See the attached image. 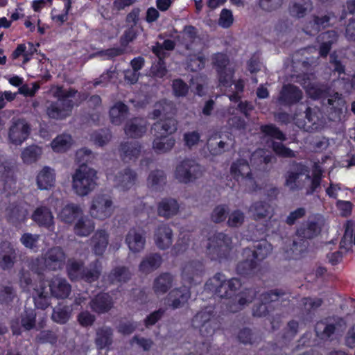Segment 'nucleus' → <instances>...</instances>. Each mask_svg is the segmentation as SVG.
<instances>
[{
	"label": "nucleus",
	"mask_w": 355,
	"mask_h": 355,
	"mask_svg": "<svg viewBox=\"0 0 355 355\" xmlns=\"http://www.w3.org/2000/svg\"><path fill=\"white\" fill-rule=\"evenodd\" d=\"M89 306L93 312L103 314L114 307V300L109 293H100L90 300Z\"/></svg>",
	"instance_id": "20"
},
{
	"label": "nucleus",
	"mask_w": 355,
	"mask_h": 355,
	"mask_svg": "<svg viewBox=\"0 0 355 355\" xmlns=\"http://www.w3.org/2000/svg\"><path fill=\"white\" fill-rule=\"evenodd\" d=\"M207 146L211 155H219L228 149L230 144L220 135L214 134L207 140Z\"/></svg>",
	"instance_id": "42"
},
{
	"label": "nucleus",
	"mask_w": 355,
	"mask_h": 355,
	"mask_svg": "<svg viewBox=\"0 0 355 355\" xmlns=\"http://www.w3.org/2000/svg\"><path fill=\"white\" fill-rule=\"evenodd\" d=\"M178 130V121L173 116L162 119L154 123L151 128L152 132L162 134L166 136L171 135Z\"/></svg>",
	"instance_id": "35"
},
{
	"label": "nucleus",
	"mask_w": 355,
	"mask_h": 355,
	"mask_svg": "<svg viewBox=\"0 0 355 355\" xmlns=\"http://www.w3.org/2000/svg\"><path fill=\"white\" fill-rule=\"evenodd\" d=\"M51 295L56 298H67L71 293V285L62 277H54L49 284Z\"/></svg>",
	"instance_id": "30"
},
{
	"label": "nucleus",
	"mask_w": 355,
	"mask_h": 355,
	"mask_svg": "<svg viewBox=\"0 0 355 355\" xmlns=\"http://www.w3.org/2000/svg\"><path fill=\"white\" fill-rule=\"evenodd\" d=\"M345 327L346 322L344 319L334 316L318 322L315 330L318 338L327 340L335 333L342 331Z\"/></svg>",
	"instance_id": "11"
},
{
	"label": "nucleus",
	"mask_w": 355,
	"mask_h": 355,
	"mask_svg": "<svg viewBox=\"0 0 355 355\" xmlns=\"http://www.w3.org/2000/svg\"><path fill=\"white\" fill-rule=\"evenodd\" d=\"M96 180V170L83 164L79 166L72 175V188L77 195L87 196L95 189Z\"/></svg>",
	"instance_id": "5"
},
{
	"label": "nucleus",
	"mask_w": 355,
	"mask_h": 355,
	"mask_svg": "<svg viewBox=\"0 0 355 355\" xmlns=\"http://www.w3.org/2000/svg\"><path fill=\"white\" fill-rule=\"evenodd\" d=\"M257 292L254 289L248 288L236 296L237 304L230 305L232 312H237L242 309L246 304L251 303L256 297Z\"/></svg>",
	"instance_id": "45"
},
{
	"label": "nucleus",
	"mask_w": 355,
	"mask_h": 355,
	"mask_svg": "<svg viewBox=\"0 0 355 355\" xmlns=\"http://www.w3.org/2000/svg\"><path fill=\"white\" fill-rule=\"evenodd\" d=\"M272 251V245L266 240H261L257 242L254 245V249L249 248L243 250L245 257L256 259L257 261H262L266 259Z\"/></svg>",
	"instance_id": "25"
},
{
	"label": "nucleus",
	"mask_w": 355,
	"mask_h": 355,
	"mask_svg": "<svg viewBox=\"0 0 355 355\" xmlns=\"http://www.w3.org/2000/svg\"><path fill=\"white\" fill-rule=\"evenodd\" d=\"M17 297L16 292L11 286H0V303L8 305Z\"/></svg>",
	"instance_id": "59"
},
{
	"label": "nucleus",
	"mask_w": 355,
	"mask_h": 355,
	"mask_svg": "<svg viewBox=\"0 0 355 355\" xmlns=\"http://www.w3.org/2000/svg\"><path fill=\"white\" fill-rule=\"evenodd\" d=\"M92 140L95 144L103 146L107 144L112 138L111 132L107 129H102L94 132L92 136Z\"/></svg>",
	"instance_id": "63"
},
{
	"label": "nucleus",
	"mask_w": 355,
	"mask_h": 355,
	"mask_svg": "<svg viewBox=\"0 0 355 355\" xmlns=\"http://www.w3.org/2000/svg\"><path fill=\"white\" fill-rule=\"evenodd\" d=\"M94 229L95 223L88 216H80L73 226L74 234L80 237L88 236Z\"/></svg>",
	"instance_id": "41"
},
{
	"label": "nucleus",
	"mask_w": 355,
	"mask_h": 355,
	"mask_svg": "<svg viewBox=\"0 0 355 355\" xmlns=\"http://www.w3.org/2000/svg\"><path fill=\"white\" fill-rule=\"evenodd\" d=\"M238 340L244 345H253L261 340V336L257 331H252L250 328L241 329L237 336Z\"/></svg>",
	"instance_id": "51"
},
{
	"label": "nucleus",
	"mask_w": 355,
	"mask_h": 355,
	"mask_svg": "<svg viewBox=\"0 0 355 355\" xmlns=\"http://www.w3.org/2000/svg\"><path fill=\"white\" fill-rule=\"evenodd\" d=\"M291 294L282 289H274L266 292L261 295V302L266 304L281 300L290 301Z\"/></svg>",
	"instance_id": "47"
},
{
	"label": "nucleus",
	"mask_w": 355,
	"mask_h": 355,
	"mask_svg": "<svg viewBox=\"0 0 355 355\" xmlns=\"http://www.w3.org/2000/svg\"><path fill=\"white\" fill-rule=\"evenodd\" d=\"M309 173L308 166L300 162H292L284 175V185L291 191H298L304 188L306 180L310 181Z\"/></svg>",
	"instance_id": "8"
},
{
	"label": "nucleus",
	"mask_w": 355,
	"mask_h": 355,
	"mask_svg": "<svg viewBox=\"0 0 355 355\" xmlns=\"http://www.w3.org/2000/svg\"><path fill=\"white\" fill-rule=\"evenodd\" d=\"M92 252L97 256H102L109 243V234L105 230H97L90 239Z\"/></svg>",
	"instance_id": "28"
},
{
	"label": "nucleus",
	"mask_w": 355,
	"mask_h": 355,
	"mask_svg": "<svg viewBox=\"0 0 355 355\" xmlns=\"http://www.w3.org/2000/svg\"><path fill=\"white\" fill-rule=\"evenodd\" d=\"M82 214L81 207L76 204L71 203L62 207L58 217L61 221L71 224Z\"/></svg>",
	"instance_id": "40"
},
{
	"label": "nucleus",
	"mask_w": 355,
	"mask_h": 355,
	"mask_svg": "<svg viewBox=\"0 0 355 355\" xmlns=\"http://www.w3.org/2000/svg\"><path fill=\"white\" fill-rule=\"evenodd\" d=\"M183 37L186 42V48L188 50H192V44L198 40L196 28L193 26H187L183 30Z\"/></svg>",
	"instance_id": "61"
},
{
	"label": "nucleus",
	"mask_w": 355,
	"mask_h": 355,
	"mask_svg": "<svg viewBox=\"0 0 355 355\" xmlns=\"http://www.w3.org/2000/svg\"><path fill=\"white\" fill-rule=\"evenodd\" d=\"M17 250L8 241L0 243V268L3 270H10L17 261Z\"/></svg>",
	"instance_id": "19"
},
{
	"label": "nucleus",
	"mask_w": 355,
	"mask_h": 355,
	"mask_svg": "<svg viewBox=\"0 0 355 355\" xmlns=\"http://www.w3.org/2000/svg\"><path fill=\"white\" fill-rule=\"evenodd\" d=\"M30 132V125L24 119H13L8 131L9 140L15 145H20L28 138Z\"/></svg>",
	"instance_id": "14"
},
{
	"label": "nucleus",
	"mask_w": 355,
	"mask_h": 355,
	"mask_svg": "<svg viewBox=\"0 0 355 355\" xmlns=\"http://www.w3.org/2000/svg\"><path fill=\"white\" fill-rule=\"evenodd\" d=\"M102 272V265L99 260H95L87 267L84 266L81 279L88 283L97 281Z\"/></svg>",
	"instance_id": "44"
},
{
	"label": "nucleus",
	"mask_w": 355,
	"mask_h": 355,
	"mask_svg": "<svg viewBox=\"0 0 355 355\" xmlns=\"http://www.w3.org/2000/svg\"><path fill=\"white\" fill-rule=\"evenodd\" d=\"M231 174L234 178L242 179L252 173L250 167L247 160L244 159H237L233 162L230 168Z\"/></svg>",
	"instance_id": "48"
},
{
	"label": "nucleus",
	"mask_w": 355,
	"mask_h": 355,
	"mask_svg": "<svg viewBox=\"0 0 355 355\" xmlns=\"http://www.w3.org/2000/svg\"><path fill=\"white\" fill-rule=\"evenodd\" d=\"M130 268L125 266H118L111 270L107 275V281L110 284L118 285L128 282L132 277Z\"/></svg>",
	"instance_id": "31"
},
{
	"label": "nucleus",
	"mask_w": 355,
	"mask_h": 355,
	"mask_svg": "<svg viewBox=\"0 0 355 355\" xmlns=\"http://www.w3.org/2000/svg\"><path fill=\"white\" fill-rule=\"evenodd\" d=\"M162 258L158 253H150L143 257L139 265L141 273L149 274L160 267Z\"/></svg>",
	"instance_id": "34"
},
{
	"label": "nucleus",
	"mask_w": 355,
	"mask_h": 355,
	"mask_svg": "<svg viewBox=\"0 0 355 355\" xmlns=\"http://www.w3.org/2000/svg\"><path fill=\"white\" fill-rule=\"evenodd\" d=\"M32 220L40 227L52 230L54 226V217L51 209L46 206L37 207L31 215Z\"/></svg>",
	"instance_id": "21"
},
{
	"label": "nucleus",
	"mask_w": 355,
	"mask_h": 355,
	"mask_svg": "<svg viewBox=\"0 0 355 355\" xmlns=\"http://www.w3.org/2000/svg\"><path fill=\"white\" fill-rule=\"evenodd\" d=\"M299 83L310 98L321 101L322 106L328 112L329 120L338 121L341 119L346 104L341 94L332 91L327 84L311 82L306 76H304Z\"/></svg>",
	"instance_id": "1"
},
{
	"label": "nucleus",
	"mask_w": 355,
	"mask_h": 355,
	"mask_svg": "<svg viewBox=\"0 0 355 355\" xmlns=\"http://www.w3.org/2000/svg\"><path fill=\"white\" fill-rule=\"evenodd\" d=\"M114 329L106 324L97 326L94 329V343L98 350L110 349L114 343Z\"/></svg>",
	"instance_id": "16"
},
{
	"label": "nucleus",
	"mask_w": 355,
	"mask_h": 355,
	"mask_svg": "<svg viewBox=\"0 0 355 355\" xmlns=\"http://www.w3.org/2000/svg\"><path fill=\"white\" fill-rule=\"evenodd\" d=\"M110 119L112 123L119 125L128 116V107L123 103L116 102L110 110Z\"/></svg>",
	"instance_id": "39"
},
{
	"label": "nucleus",
	"mask_w": 355,
	"mask_h": 355,
	"mask_svg": "<svg viewBox=\"0 0 355 355\" xmlns=\"http://www.w3.org/2000/svg\"><path fill=\"white\" fill-rule=\"evenodd\" d=\"M137 179V173L130 168H125L119 171L115 175L114 183L116 187L125 191L130 189L135 185Z\"/></svg>",
	"instance_id": "22"
},
{
	"label": "nucleus",
	"mask_w": 355,
	"mask_h": 355,
	"mask_svg": "<svg viewBox=\"0 0 355 355\" xmlns=\"http://www.w3.org/2000/svg\"><path fill=\"white\" fill-rule=\"evenodd\" d=\"M175 112V104L172 101L164 99L155 103L150 116L153 119H164L173 116Z\"/></svg>",
	"instance_id": "26"
},
{
	"label": "nucleus",
	"mask_w": 355,
	"mask_h": 355,
	"mask_svg": "<svg viewBox=\"0 0 355 355\" xmlns=\"http://www.w3.org/2000/svg\"><path fill=\"white\" fill-rule=\"evenodd\" d=\"M33 297L37 308L40 309H46L51 304V297L44 286L34 289Z\"/></svg>",
	"instance_id": "49"
},
{
	"label": "nucleus",
	"mask_w": 355,
	"mask_h": 355,
	"mask_svg": "<svg viewBox=\"0 0 355 355\" xmlns=\"http://www.w3.org/2000/svg\"><path fill=\"white\" fill-rule=\"evenodd\" d=\"M215 320L213 313L211 310L205 309L199 311L192 319V326L193 327H199L200 325L209 323Z\"/></svg>",
	"instance_id": "58"
},
{
	"label": "nucleus",
	"mask_w": 355,
	"mask_h": 355,
	"mask_svg": "<svg viewBox=\"0 0 355 355\" xmlns=\"http://www.w3.org/2000/svg\"><path fill=\"white\" fill-rule=\"evenodd\" d=\"M302 98V91L298 87L286 84L283 85L277 101L281 105L290 106L297 103Z\"/></svg>",
	"instance_id": "18"
},
{
	"label": "nucleus",
	"mask_w": 355,
	"mask_h": 355,
	"mask_svg": "<svg viewBox=\"0 0 355 355\" xmlns=\"http://www.w3.org/2000/svg\"><path fill=\"white\" fill-rule=\"evenodd\" d=\"M246 259L239 262L236 266V272L243 276L252 275L255 273L257 264L253 259L245 257Z\"/></svg>",
	"instance_id": "53"
},
{
	"label": "nucleus",
	"mask_w": 355,
	"mask_h": 355,
	"mask_svg": "<svg viewBox=\"0 0 355 355\" xmlns=\"http://www.w3.org/2000/svg\"><path fill=\"white\" fill-rule=\"evenodd\" d=\"M272 148L275 154L279 157L285 158H293L296 157V153L289 148L286 147L282 142L272 141Z\"/></svg>",
	"instance_id": "62"
},
{
	"label": "nucleus",
	"mask_w": 355,
	"mask_h": 355,
	"mask_svg": "<svg viewBox=\"0 0 355 355\" xmlns=\"http://www.w3.org/2000/svg\"><path fill=\"white\" fill-rule=\"evenodd\" d=\"M154 241L160 250L168 249L173 243V231L168 225H160L155 230Z\"/></svg>",
	"instance_id": "23"
},
{
	"label": "nucleus",
	"mask_w": 355,
	"mask_h": 355,
	"mask_svg": "<svg viewBox=\"0 0 355 355\" xmlns=\"http://www.w3.org/2000/svg\"><path fill=\"white\" fill-rule=\"evenodd\" d=\"M66 259L67 254L61 247H52L42 257L33 259L30 263V268L38 275L42 274L45 270L57 271L64 268Z\"/></svg>",
	"instance_id": "2"
},
{
	"label": "nucleus",
	"mask_w": 355,
	"mask_h": 355,
	"mask_svg": "<svg viewBox=\"0 0 355 355\" xmlns=\"http://www.w3.org/2000/svg\"><path fill=\"white\" fill-rule=\"evenodd\" d=\"M205 266L199 260H191L186 262L182 268V279L189 284L196 285L202 282L205 274Z\"/></svg>",
	"instance_id": "13"
},
{
	"label": "nucleus",
	"mask_w": 355,
	"mask_h": 355,
	"mask_svg": "<svg viewBox=\"0 0 355 355\" xmlns=\"http://www.w3.org/2000/svg\"><path fill=\"white\" fill-rule=\"evenodd\" d=\"M6 212L8 220L13 224L24 221L26 216V211L19 207H10Z\"/></svg>",
	"instance_id": "57"
},
{
	"label": "nucleus",
	"mask_w": 355,
	"mask_h": 355,
	"mask_svg": "<svg viewBox=\"0 0 355 355\" xmlns=\"http://www.w3.org/2000/svg\"><path fill=\"white\" fill-rule=\"evenodd\" d=\"M155 137L153 142V150L159 154L170 151L175 144V140L172 137H168L162 134L152 132Z\"/></svg>",
	"instance_id": "37"
},
{
	"label": "nucleus",
	"mask_w": 355,
	"mask_h": 355,
	"mask_svg": "<svg viewBox=\"0 0 355 355\" xmlns=\"http://www.w3.org/2000/svg\"><path fill=\"white\" fill-rule=\"evenodd\" d=\"M124 131L129 137H141L146 132V121L142 118H132L126 122Z\"/></svg>",
	"instance_id": "27"
},
{
	"label": "nucleus",
	"mask_w": 355,
	"mask_h": 355,
	"mask_svg": "<svg viewBox=\"0 0 355 355\" xmlns=\"http://www.w3.org/2000/svg\"><path fill=\"white\" fill-rule=\"evenodd\" d=\"M174 277L169 272H163L153 281V290L157 295L165 294L173 285Z\"/></svg>",
	"instance_id": "33"
},
{
	"label": "nucleus",
	"mask_w": 355,
	"mask_h": 355,
	"mask_svg": "<svg viewBox=\"0 0 355 355\" xmlns=\"http://www.w3.org/2000/svg\"><path fill=\"white\" fill-rule=\"evenodd\" d=\"M71 309L67 306L59 304L53 309L51 318L53 321L60 323H66L71 316Z\"/></svg>",
	"instance_id": "54"
},
{
	"label": "nucleus",
	"mask_w": 355,
	"mask_h": 355,
	"mask_svg": "<svg viewBox=\"0 0 355 355\" xmlns=\"http://www.w3.org/2000/svg\"><path fill=\"white\" fill-rule=\"evenodd\" d=\"M125 242L132 252H141L145 248L146 242L145 231L140 228H130L125 235Z\"/></svg>",
	"instance_id": "17"
},
{
	"label": "nucleus",
	"mask_w": 355,
	"mask_h": 355,
	"mask_svg": "<svg viewBox=\"0 0 355 355\" xmlns=\"http://www.w3.org/2000/svg\"><path fill=\"white\" fill-rule=\"evenodd\" d=\"M205 58L197 55H189L187 58V67L191 71H198L205 67Z\"/></svg>",
	"instance_id": "60"
},
{
	"label": "nucleus",
	"mask_w": 355,
	"mask_h": 355,
	"mask_svg": "<svg viewBox=\"0 0 355 355\" xmlns=\"http://www.w3.org/2000/svg\"><path fill=\"white\" fill-rule=\"evenodd\" d=\"M179 211V205L173 198L162 199L157 205V214L160 217L169 219Z\"/></svg>",
	"instance_id": "36"
},
{
	"label": "nucleus",
	"mask_w": 355,
	"mask_h": 355,
	"mask_svg": "<svg viewBox=\"0 0 355 355\" xmlns=\"http://www.w3.org/2000/svg\"><path fill=\"white\" fill-rule=\"evenodd\" d=\"M72 144V138L70 135L62 134L55 137L52 143L51 146L54 151L58 153L65 152Z\"/></svg>",
	"instance_id": "52"
},
{
	"label": "nucleus",
	"mask_w": 355,
	"mask_h": 355,
	"mask_svg": "<svg viewBox=\"0 0 355 355\" xmlns=\"http://www.w3.org/2000/svg\"><path fill=\"white\" fill-rule=\"evenodd\" d=\"M301 302L302 309L309 314L319 308L322 304V300L320 298L304 297Z\"/></svg>",
	"instance_id": "64"
},
{
	"label": "nucleus",
	"mask_w": 355,
	"mask_h": 355,
	"mask_svg": "<svg viewBox=\"0 0 355 355\" xmlns=\"http://www.w3.org/2000/svg\"><path fill=\"white\" fill-rule=\"evenodd\" d=\"M84 263L81 261L69 259L67 264V272L69 278L72 281L81 279Z\"/></svg>",
	"instance_id": "50"
},
{
	"label": "nucleus",
	"mask_w": 355,
	"mask_h": 355,
	"mask_svg": "<svg viewBox=\"0 0 355 355\" xmlns=\"http://www.w3.org/2000/svg\"><path fill=\"white\" fill-rule=\"evenodd\" d=\"M260 130L265 136L278 139L279 141H286V137L279 128L274 124L263 125L260 127Z\"/></svg>",
	"instance_id": "56"
},
{
	"label": "nucleus",
	"mask_w": 355,
	"mask_h": 355,
	"mask_svg": "<svg viewBox=\"0 0 355 355\" xmlns=\"http://www.w3.org/2000/svg\"><path fill=\"white\" fill-rule=\"evenodd\" d=\"M77 93L74 89H65L58 87L54 92V96L58 99L46 106L47 115L54 119H62L69 116L73 107V101L69 99Z\"/></svg>",
	"instance_id": "4"
},
{
	"label": "nucleus",
	"mask_w": 355,
	"mask_h": 355,
	"mask_svg": "<svg viewBox=\"0 0 355 355\" xmlns=\"http://www.w3.org/2000/svg\"><path fill=\"white\" fill-rule=\"evenodd\" d=\"M42 149L37 146H30L24 149L21 158L24 163L30 164L35 162L42 155Z\"/></svg>",
	"instance_id": "55"
},
{
	"label": "nucleus",
	"mask_w": 355,
	"mask_h": 355,
	"mask_svg": "<svg viewBox=\"0 0 355 355\" xmlns=\"http://www.w3.org/2000/svg\"><path fill=\"white\" fill-rule=\"evenodd\" d=\"M312 9L313 4L311 0H295L290 6L289 12L293 17L302 18Z\"/></svg>",
	"instance_id": "46"
},
{
	"label": "nucleus",
	"mask_w": 355,
	"mask_h": 355,
	"mask_svg": "<svg viewBox=\"0 0 355 355\" xmlns=\"http://www.w3.org/2000/svg\"><path fill=\"white\" fill-rule=\"evenodd\" d=\"M55 180L54 170L49 166H44L37 174L36 181L38 188L41 190H48L53 187Z\"/></svg>",
	"instance_id": "38"
},
{
	"label": "nucleus",
	"mask_w": 355,
	"mask_h": 355,
	"mask_svg": "<svg viewBox=\"0 0 355 355\" xmlns=\"http://www.w3.org/2000/svg\"><path fill=\"white\" fill-rule=\"evenodd\" d=\"M141 146L137 141H125L120 144L119 151L124 162L136 159L140 155Z\"/></svg>",
	"instance_id": "29"
},
{
	"label": "nucleus",
	"mask_w": 355,
	"mask_h": 355,
	"mask_svg": "<svg viewBox=\"0 0 355 355\" xmlns=\"http://www.w3.org/2000/svg\"><path fill=\"white\" fill-rule=\"evenodd\" d=\"M248 212L254 220H260L270 218L272 216V209L266 201L258 200L250 205Z\"/></svg>",
	"instance_id": "32"
},
{
	"label": "nucleus",
	"mask_w": 355,
	"mask_h": 355,
	"mask_svg": "<svg viewBox=\"0 0 355 355\" xmlns=\"http://www.w3.org/2000/svg\"><path fill=\"white\" fill-rule=\"evenodd\" d=\"M304 113L306 121L301 120L297 116L295 118V123L300 128L307 132H313L324 128L325 119L318 107H307Z\"/></svg>",
	"instance_id": "10"
},
{
	"label": "nucleus",
	"mask_w": 355,
	"mask_h": 355,
	"mask_svg": "<svg viewBox=\"0 0 355 355\" xmlns=\"http://www.w3.org/2000/svg\"><path fill=\"white\" fill-rule=\"evenodd\" d=\"M166 183V175L164 171H152L147 178V185L152 191H158L163 189Z\"/></svg>",
	"instance_id": "43"
},
{
	"label": "nucleus",
	"mask_w": 355,
	"mask_h": 355,
	"mask_svg": "<svg viewBox=\"0 0 355 355\" xmlns=\"http://www.w3.org/2000/svg\"><path fill=\"white\" fill-rule=\"evenodd\" d=\"M191 297L189 290L185 287H180L172 290L167 295L168 305L173 309L182 307Z\"/></svg>",
	"instance_id": "24"
},
{
	"label": "nucleus",
	"mask_w": 355,
	"mask_h": 355,
	"mask_svg": "<svg viewBox=\"0 0 355 355\" xmlns=\"http://www.w3.org/2000/svg\"><path fill=\"white\" fill-rule=\"evenodd\" d=\"M204 172L205 168L196 159L185 158L177 164L174 175L179 182L189 184L202 178Z\"/></svg>",
	"instance_id": "7"
},
{
	"label": "nucleus",
	"mask_w": 355,
	"mask_h": 355,
	"mask_svg": "<svg viewBox=\"0 0 355 355\" xmlns=\"http://www.w3.org/2000/svg\"><path fill=\"white\" fill-rule=\"evenodd\" d=\"M205 286L219 297L230 299L240 289L241 283L237 278L227 280L223 274L218 272L207 282Z\"/></svg>",
	"instance_id": "6"
},
{
	"label": "nucleus",
	"mask_w": 355,
	"mask_h": 355,
	"mask_svg": "<svg viewBox=\"0 0 355 355\" xmlns=\"http://www.w3.org/2000/svg\"><path fill=\"white\" fill-rule=\"evenodd\" d=\"M322 230L319 218H309L303 222L297 229L295 236L291 245V250L295 257L299 255L306 248L307 241L316 237Z\"/></svg>",
	"instance_id": "3"
},
{
	"label": "nucleus",
	"mask_w": 355,
	"mask_h": 355,
	"mask_svg": "<svg viewBox=\"0 0 355 355\" xmlns=\"http://www.w3.org/2000/svg\"><path fill=\"white\" fill-rule=\"evenodd\" d=\"M113 211V203L109 196L98 195L92 199L89 208V214L92 217L104 220L111 216Z\"/></svg>",
	"instance_id": "12"
},
{
	"label": "nucleus",
	"mask_w": 355,
	"mask_h": 355,
	"mask_svg": "<svg viewBox=\"0 0 355 355\" xmlns=\"http://www.w3.org/2000/svg\"><path fill=\"white\" fill-rule=\"evenodd\" d=\"M207 252L211 259L226 258L232 248V238L223 232L214 234L209 239Z\"/></svg>",
	"instance_id": "9"
},
{
	"label": "nucleus",
	"mask_w": 355,
	"mask_h": 355,
	"mask_svg": "<svg viewBox=\"0 0 355 355\" xmlns=\"http://www.w3.org/2000/svg\"><path fill=\"white\" fill-rule=\"evenodd\" d=\"M229 62L228 57L224 53H218L214 56L213 63L218 73L219 81L224 86L231 85L232 80L233 71L227 67Z\"/></svg>",
	"instance_id": "15"
}]
</instances>
